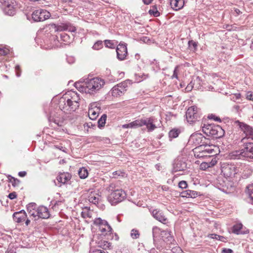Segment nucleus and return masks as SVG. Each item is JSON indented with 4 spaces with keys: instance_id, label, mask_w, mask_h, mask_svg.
<instances>
[{
    "instance_id": "obj_63",
    "label": "nucleus",
    "mask_w": 253,
    "mask_h": 253,
    "mask_svg": "<svg viewBox=\"0 0 253 253\" xmlns=\"http://www.w3.org/2000/svg\"><path fill=\"white\" fill-rule=\"evenodd\" d=\"M30 222V219H27L26 221H25L26 225L27 226H28Z\"/></svg>"
},
{
    "instance_id": "obj_64",
    "label": "nucleus",
    "mask_w": 253,
    "mask_h": 253,
    "mask_svg": "<svg viewBox=\"0 0 253 253\" xmlns=\"http://www.w3.org/2000/svg\"><path fill=\"white\" fill-rule=\"evenodd\" d=\"M119 77L120 78H123L124 76V72H121L119 73Z\"/></svg>"
},
{
    "instance_id": "obj_48",
    "label": "nucleus",
    "mask_w": 253,
    "mask_h": 253,
    "mask_svg": "<svg viewBox=\"0 0 253 253\" xmlns=\"http://www.w3.org/2000/svg\"><path fill=\"white\" fill-rule=\"evenodd\" d=\"M104 43L106 47L110 48H113L115 46V45L114 44L113 41L111 40H105Z\"/></svg>"
},
{
    "instance_id": "obj_22",
    "label": "nucleus",
    "mask_w": 253,
    "mask_h": 253,
    "mask_svg": "<svg viewBox=\"0 0 253 253\" xmlns=\"http://www.w3.org/2000/svg\"><path fill=\"white\" fill-rule=\"evenodd\" d=\"M71 178V175L68 172L60 173L57 177L58 182V186L60 187L62 184H68Z\"/></svg>"
},
{
    "instance_id": "obj_41",
    "label": "nucleus",
    "mask_w": 253,
    "mask_h": 253,
    "mask_svg": "<svg viewBox=\"0 0 253 253\" xmlns=\"http://www.w3.org/2000/svg\"><path fill=\"white\" fill-rule=\"evenodd\" d=\"M196 81H199L198 78H197L196 80L191 81L190 83L187 85L185 88L187 91H190L194 87V85Z\"/></svg>"
},
{
    "instance_id": "obj_61",
    "label": "nucleus",
    "mask_w": 253,
    "mask_h": 253,
    "mask_svg": "<svg viewBox=\"0 0 253 253\" xmlns=\"http://www.w3.org/2000/svg\"><path fill=\"white\" fill-rule=\"evenodd\" d=\"M92 253H105L104 251L101 250H95L93 251Z\"/></svg>"
},
{
    "instance_id": "obj_23",
    "label": "nucleus",
    "mask_w": 253,
    "mask_h": 253,
    "mask_svg": "<svg viewBox=\"0 0 253 253\" xmlns=\"http://www.w3.org/2000/svg\"><path fill=\"white\" fill-rule=\"evenodd\" d=\"M217 163L216 159L214 157H210L206 162H202L200 165V168L202 170L214 166Z\"/></svg>"
},
{
    "instance_id": "obj_4",
    "label": "nucleus",
    "mask_w": 253,
    "mask_h": 253,
    "mask_svg": "<svg viewBox=\"0 0 253 253\" xmlns=\"http://www.w3.org/2000/svg\"><path fill=\"white\" fill-rule=\"evenodd\" d=\"M241 142L244 144L243 147L241 150L233 152V155L237 159L240 157L253 159V143L247 142L246 138H243Z\"/></svg>"
},
{
    "instance_id": "obj_24",
    "label": "nucleus",
    "mask_w": 253,
    "mask_h": 253,
    "mask_svg": "<svg viewBox=\"0 0 253 253\" xmlns=\"http://www.w3.org/2000/svg\"><path fill=\"white\" fill-rule=\"evenodd\" d=\"M152 214L154 218L163 223H165L167 221V218L165 216L163 212L158 209L153 210Z\"/></svg>"
},
{
    "instance_id": "obj_25",
    "label": "nucleus",
    "mask_w": 253,
    "mask_h": 253,
    "mask_svg": "<svg viewBox=\"0 0 253 253\" xmlns=\"http://www.w3.org/2000/svg\"><path fill=\"white\" fill-rule=\"evenodd\" d=\"M101 200V196L98 192L93 191H91L88 196V201L95 205H97Z\"/></svg>"
},
{
    "instance_id": "obj_10",
    "label": "nucleus",
    "mask_w": 253,
    "mask_h": 253,
    "mask_svg": "<svg viewBox=\"0 0 253 253\" xmlns=\"http://www.w3.org/2000/svg\"><path fill=\"white\" fill-rule=\"evenodd\" d=\"M200 112L198 108L195 106L189 107L186 111V117L189 124L195 122L200 118Z\"/></svg>"
},
{
    "instance_id": "obj_51",
    "label": "nucleus",
    "mask_w": 253,
    "mask_h": 253,
    "mask_svg": "<svg viewBox=\"0 0 253 253\" xmlns=\"http://www.w3.org/2000/svg\"><path fill=\"white\" fill-rule=\"evenodd\" d=\"M178 66H177L175 67L174 70L173 71V73L171 77L172 79L175 78L176 79H178Z\"/></svg>"
},
{
    "instance_id": "obj_1",
    "label": "nucleus",
    "mask_w": 253,
    "mask_h": 253,
    "mask_svg": "<svg viewBox=\"0 0 253 253\" xmlns=\"http://www.w3.org/2000/svg\"><path fill=\"white\" fill-rule=\"evenodd\" d=\"M105 82L101 78H82L75 83V86L80 92L94 94L104 85Z\"/></svg>"
},
{
    "instance_id": "obj_5",
    "label": "nucleus",
    "mask_w": 253,
    "mask_h": 253,
    "mask_svg": "<svg viewBox=\"0 0 253 253\" xmlns=\"http://www.w3.org/2000/svg\"><path fill=\"white\" fill-rule=\"evenodd\" d=\"M202 127L204 133L213 138H221L224 135V130L218 125H204Z\"/></svg>"
},
{
    "instance_id": "obj_52",
    "label": "nucleus",
    "mask_w": 253,
    "mask_h": 253,
    "mask_svg": "<svg viewBox=\"0 0 253 253\" xmlns=\"http://www.w3.org/2000/svg\"><path fill=\"white\" fill-rule=\"evenodd\" d=\"M246 98L247 99L253 101V92L249 91L247 93Z\"/></svg>"
},
{
    "instance_id": "obj_44",
    "label": "nucleus",
    "mask_w": 253,
    "mask_h": 253,
    "mask_svg": "<svg viewBox=\"0 0 253 253\" xmlns=\"http://www.w3.org/2000/svg\"><path fill=\"white\" fill-rule=\"evenodd\" d=\"M106 222L107 221L102 220L100 218H97L94 219L93 223L94 225H98L99 227H100V226L102 225V224L106 223Z\"/></svg>"
},
{
    "instance_id": "obj_13",
    "label": "nucleus",
    "mask_w": 253,
    "mask_h": 253,
    "mask_svg": "<svg viewBox=\"0 0 253 253\" xmlns=\"http://www.w3.org/2000/svg\"><path fill=\"white\" fill-rule=\"evenodd\" d=\"M50 13L46 10L40 9L33 11L32 18L35 22L43 21L48 19Z\"/></svg>"
},
{
    "instance_id": "obj_42",
    "label": "nucleus",
    "mask_w": 253,
    "mask_h": 253,
    "mask_svg": "<svg viewBox=\"0 0 253 253\" xmlns=\"http://www.w3.org/2000/svg\"><path fill=\"white\" fill-rule=\"evenodd\" d=\"M103 47V42L101 41H97L93 45L92 48L95 50H99Z\"/></svg>"
},
{
    "instance_id": "obj_14",
    "label": "nucleus",
    "mask_w": 253,
    "mask_h": 253,
    "mask_svg": "<svg viewBox=\"0 0 253 253\" xmlns=\"http://www.w3.org/2000/svg\"><path fill=\"white\" fill-rule=\"evenodd\" d=\"M235 123L239 126L241 130L245 134L244 138H246V140L249 139L253 140V127L245 124L244 123L240 122L239 121L235 122Z\"/></svg>"
},
{
    "instance_id": "obj_62",
    "label": "nucleus",
    "mask_w": 253,
    "mask_h": 253,
    "mask_svg": "<svg viewBox=\"0 0 253 253\" xmlns=\"http://www.w3.org/2000/svg\"><path fill=\"white\" fill-rule=\"evenodd\" d=\"M153 0H143V1L144 4L148 5L151 3Z\"/></svg>"
},
{
    "instance_id": "obj_47",
    "label": "nucleus",
    "mask_w": 253,
    "mask_h": 253,
    "mask_svg": "<svg viewBox=\"0 0 253 253\" xmlns=\"http://www.w3.org/2000/svg\"><path fill=\"white\" fill-rule=\"evenodd\" d=\"M61 40L65 42H69L70 40V37L66 33H62L60 34Z\"/></svg>"
},
{
    "instance_id": "obj_58",
    "label": "nucleus",
    "mask_w": 253,
    "mask_h": 253,
    "mask_svg": "<svg viewBox=\"0 0 253 253\" xmlns=\"http://www.w3.org/2000/svg\"><path fill=\"white\" fill-rule=\"evenodd\" d=\"M67 60L68 62H69L70 64H71L74 62L75 59L72 57H68L67 58Z\"/></svg>"
},
{
    "instance_id": "obj_8",
    "label": "nucleus",
    "mask_w": 253,
    "mask_h": 253,
    "mask_svg": "<svg viewBox=\"0 0 253 253\" xmlns=\"http://www.w3.org/2000/svg\"><path fill=\"white\" fill-rule=\"evenodd\" d=\"M210 146H207L205 147V146H198L196 147L194 150V155L197 158H206L207 159H209V158L210 157H213L214 154L212 155H210V154H213V150L209 148Z\"/></svg>"
},
{
    "instance_id": "obj_37",
    "label": "nucleus",
    "mask_w": 253,
    "mask_h": 253,
    "mask_svg": "<svg viewBox=\"0 0 253 253\" xmlns=\"http://www.w3.org/2000/svg\"><path fill=\"white\" fill-rule=\"evenodd\" d=\"M107 115L103 114L98 121V125L99 128L103 127L106 123Z\"/></svg>"
},
{
    "instance_id": "obj_57",
    "label": "nucleus",
    "mask_w": 253,
    "mask_h": 253,
    "mask_svg": "<svg viewBox=\"0 0 253 253\" xmlns=\"http://www.w3.org/2000/svg\"><path fill=\"white\" fill-rule=\"evenodd\" d=\"M20 70V66L19 65H16L15 66V71L16 72V76L18 77H19L21 76V73Z\"/></svg>"
},
{
    "instance_id": "obj_26",
    "label": "nucleus",
    "mask_w": 253,
    "mask_h": 253,
    "mask_svg": "<svg viewBox=\"0 0 253 253\" xmlns=\"http://www.w3.org/2000/svg\"><path fill=\"white\" fill-rule=\"evenodd\" d=\"M26 217L27 214L23 210L18 212H15L13 214V220L17 223H21L25 221Z\"/></svg>"
},
{
    "instance_id": "obj_19",
    "label": "nucleus",
    "mask_w": 253,
    "mask_h": 253,
    "mask_svg": "<svg viewBox=\"0 0 253 253\" xmlns=\"http://www.w3.org/2000/svg\"><path fill=\"white\" fill-rule=\"evenodd\" d=\"M155 118L153 117L141 119V126H145L148 131H153L157 127L154 124Z\"/></svg>"
},
{
    "instance_id": "obj_33",
    "label": "nucleus",
    "mask_w": 253,
    "mask_h": 253,
    "mask_svg": "<svg viewBox=\"0 0 253 253\" xmlns=\"http://www.w3.org/2000/svg\"><path fill=\"white\" fill-rule=\"evenodd\" d=\"M246 193L250 199L252 204H253V183L247 187Z\"/></svg>"
},
{
    "instance_id": "obj_53",
    "label": "nucleus",
    "mask_w": 253,
    "mask_h": 253,
    "mask_svg": "<svg viewBox=\"0 0 253 253\" xmlns=\"http://www.w3.org/2000/svg\"><path fill=\"white\" fill-rule=\"evenodd\" d=\"M8 197L10 199L13 200L16 198L17 195H16V192H12V193H10V194H9Z\"/></svg>"
},
{
    "instance_id": "obj_55",
    "label": "nucleus",
    "mask_w": 253,
    "mask_h": 253,
    "mask_svg": "<svg viewBox=\"0 0 253 253\" xmlns=\"http://www.w3.org/2000/svg\"><path fill=\"white\" fill-rule=\"evenodd\" d=\"M82 214L83 217L86 218V217H91L90 213L89 211H87V212L86 213L85 212H82Z\"/></svg>"
},
{
    "instance_id": "obj_16",
    "label": "nucleus",
    "mask_w": 253,
    "mask_h": 253,
    "mask_svg": "<svg viewBox=\"0 0 253 253\" xmlns=\"http://www.w3.org/2000/svg\"><path fill=\"white\" fill-rule=\"evenodd\" d=\"M91 244L95 245L104 250L110 249L111 247V244L110 243L105 240L100 239L98 235H95L93 236Z\"/></svg>"
},
{
    "instance_id": "obj_11",
    "label": "nucleus",
    "mask_w": 253,
    "mask_h": 253,
    "mask_svg": "<svg viewBox=\"0 0 253 253\" xmlns=\"http://www.w3.org/2000/svg\"><path fill=\"white\" fill-rule=\"evenodd\" d=\"M3 12L8 15H13L15 12L16 1L15 0H1Z\"/></svg>"
},
{
    "instance_id": "obj_49",
    "label": "nucleus",
    "mask_w": 253,
    "mask_h": 253,
    "mask_svg": "<svg viewBox=\"0 0 253 253\" xmlns=\"http://www.w3.org/2000/svg\"><path fill=\"white\" fill-rule=\"evenodd\" d=\"M208 118L209 119L213 120L215 121H217V122H221V119H220L219 117H218L217 116H215L214 115H213V114L209 115V116H208Z\"/></svg>"
},
{
    "instance_id": "obj_30",
    "label": "nucleus",
    "mask_w": 253,
    "mask_h": 253,
    "mask_svg": "<svg viewBox=\"0 0 253 253\" xmlns=\"http://www.w3.org/2000/svg\"><path fill=\"white\" fill-rule=\"evenodd\" d=\"M141 126V119L136 120L128 124H125L122 126L123 128H135Z\"/></svg>"
},
{
    "instance_id": "obj_54",
    "label": "nucleus",
    "mask_w": 253,
    "mask_h": 253,
    "mask_svg": "<svg viewBox=\"0 0 253 253\" xmlns=\"http://www.w3.org/2000/svg\"><path fill=\"white\" fill-rule=\"evenodd\" d=\"M218 188L221 190L222 191L225 192V193H229V192H230V190H228V188L227 187L226 188L225 186H222V187H218Z\"/></svg>"
},
{
    "instance_id": "obj_38",
    "label": "nucleus",
    "mask_w": 253,
    "mask_h": 253,
    "mask_svg": "<svg viewBox=\"0 0 253 253\" xmlns=\"http://www.w3.org/2000/svg\"><path fill=\"white\" fill-rule=\"evenodd\" d=\"M242 226L243 225L241 223L236 224L232 228V232L236 234H239L240 230L242 228Z\"/></svg>"
},
{
    "instance_id": "obj_18",
    "label": "nucleus",
    "mask_w": 253,
    "mask_h": 253,
    "mask_svg": "<svg viewBox=\"0 0 253 253\" xmlns=\"http://www.w3.org/2000/svg\"><path fill=\"white\" fill-rule=\"evenodd\" d=\"M50 214L48 209L44 206H40L37 209L36 215L35 214V220L39 218L47 219L49 217Z\"/></svg>"
},
{
    "instance_id": "obj_15",
    "label": "nucleus",
    "mask_w": 253,
    "mask_h": 253,
    "mask_svg": "<svg viewBox=\"0 0 253 253\" xmlns=\"http://www.w3.org/2000/svg\"><path fill=\"white\" fill-rule=\"evenodd\" d=\"M65 96H67V100L72 104L73 109H77L80 105V98L79 95L75 91H69Z\"/></svg>"
},
{
    "instance_id": "obj_28",
    "label": "nucleus",
    "mask_w": 253,
    "mask_h": 253,
    "mask_svg": "<svg viewBox=\"0 0 253 253\" xmlns=\"http://www.w3.org/2000/svg\"><path fill=\"white\" fill-rule=\"evenodd\" d=\"M99 229L101 232L100 235L103 236H105L108 234H111L112 231L111 227L109 225L107 222L102 224V225L99 227Z\"/></svg>"
},
{
    "instance_id": "obj_34",
    "label": "nucleus",
    "mask_w": 253,
    "mask_h": 253,
    "mask_svg": "<svg viewBox=\"0 0 253 253\" xmlns=\"http://www.w3.org/2000/svg\"><path fill=\"white\" fill-rule=\"evenodd\" d=\"M180 133V130L178 128H174L169 131V137L170 138H176Z\"/></svg>"
},
{
    "instance_id": "obj_46",
    "label": "nucleus",
    "mask_w": 253,
    "mask_h": 253,
    "mask_svg": "<svg viewBox=\"0 0 253 253\" xmlns=\"http://www.w3.org/2000/svg\"><path fill=\"white\" fill-rule=\"evenodd\" d=\"M189 48L193 50H195L197 49V43L193 40L189 41L188 42Z\"/></svg>"
},
{
    "instance_id": "obj_7",
    "label": "nucleus",
    "mask_w": 253,
    "mask_h": 253,
    "mask_svg": "<svg viewBox=\"0 0 253 253\" xmlns=\"http://www.w3.org/2000/svg\"><path fill=\"white\" fill-rule=\"evenodd\" d=\"M189 142L196 146L198 145V146L203 147L204 146L206 147L210 143L208 139H207L203 134L199 133H195L191 135Z\"/></svg>"
},
{
    "instance_id": "obj_36",
    "label": "nucleus",
    "mask_w": 253,
    "mask_h": 253,
    "mask_svg": "<svg viewBox=\"0 0 253 253\" xmlns=\"http://www.w3.org/2000/svg\"><path fill=\"white\" fill-rule=\"evenodd\" d=\"M78 174L81 178L84 179L87 176L88 171L85 168H82L79 169Z\"/></svg>"
},
{
    "instance_id": "obj_35",
    "label": "nucleus",
    "mask_w": 253,
    "mask_h": 253,
    "mask_svg": "<svg viewBox=\"0 0 253 253\" xmlns=\"http://www.w3.org/2000/svg\"><path fill=\"white\" fill-rule=\"evenodd\" d=\"M209 237L211 239L218 240L223 242H226L227 241L226 237L215 234H211L209 235Z\"/></svg>"
},
{
    "instance_id": "obj_60",
    "label": "nucleus",
    "mask_w": 253,
    "mask_h": 253,
    "mask_svg": "<svg viewBox=\"0 0 253 253\" xmlns=\"http://www.w3.org/2000/svg\"><path fill=\"white\" fill-rule=\"evenodd\" d=\"M26 172L25 171H20L18 173L19 176H20L21 177H24L26 175Z\"/></svg>"
},
{
    "instance_id": "obj_39",
    "label": "nucleus",
    "mask_w": 253,
    "mask_h": 253,
    "mask_svg": "<svg viewBox=\"0 0 253 253\" xmlns=\"http://www.w3.org/2000/svg\"><path fill=\"white\" fill-rule=\"evenodd\" d=\"M149 13L151 15H153L155 17H158L160 15V12L155 5L152 6V8L149 10Z\"/></svg>"
},
{
    "instance_id": "obj_6",
    "label": "nucleus",
    "mask_w": 253,
    "mask_h": 253,
    "mask_svg": "<svg viewBox=\"0 0 253 253\" xmlns=\"http://www.w3.org/2000/svg\"><path fill=\"white\" fill-rule=\"evenodd\" d=\"M152 232L154 241L155 238L157 237V235L160 234L164 242L169 244H173L175 242L173 237L171 234V232L169 230L161 231L159 228L154 227Z\"/></svg>"
},
{
    "instance_id": "obj_2",
    "label": "nucleus",
    "mask_w": 253,
    "mask_h": 253,
    "mask_svg": "<svg viewBox=\"0 0 253 253\" xmlns=\"http://www.w3.org/2000/svg\"><path fill=\"white\" fill-rule=\"evenodd\" d=\"M72 104L67 100V96H64L59 100V108L58 112H52L48 116V121L51 123H53L57 126H62L64 124V119L61 116V111L70 114L74 112L76 109H73Z\"/></svg>"
},
{
    "instance_id": "obj_27",
    "label": "nucleus",
    "mask_w": 253,
    "mask_h": 253,
    "mask_svg": "<svg viewBox=\"0 0 253 253\" xmlns=\"http://www.w3.org/2000/svg\"><path fill=\"white\" fill-rule=\"evenodd\" d=\"M187 168L186 164L181 161L177 160L173 164V171L174 172L182 171Z\"/></svg>"
},
{
    "instance_id": "obj_43",
    "label": "nucleus",
    "mask_w": 253,
    "mask_h": 253,
    "mask_svg": "<svg viewBox=\"0 0 253 253\" xmlns=\"http://www.w3.org/2000/svg\"><path fill=\"white\" fill-rule=\"evenodd\" d=\"M9 53V49L5 47H0V56H3Z\"/></svg>"
},
{
    "instance_id": "obj_3",
    "label": "nucleus",
    "mask_w": 253,
    "mask_h": 253,
    "mask_svg": "<svg viewBox=\"0 0 253 253\" xmlns=\"http://www.w3.org/2000/svg\"><path fill=\"white\" fill-rule=\"evenodd\" d=\"M109 194L107 197L108 202L112 205H116L123 201L126 197V192L122 189H115L114 185L111 184L109 187Z\"/></svg>"
},
{
    "instance_id": "obj_45",
    "label": "nucleus",
    "mask_w": 253,
    "mask_h": 253,
    "mask_svg": "<svg viewBox=\"0 0 253 253\" xmlns=\"http://www.w3.org/2000/svg\"><path fill=\"white\" fill-rule=\"evenodd\" d=\"M139 232L138 230L133 229L131 231L130 236L133 239H137L139 237Z\"/></svg>"
},
{
    "instance_id": "obj_17",
    "label": "nucleus",
    "mask_w": 253,
    "mask_h": 253,
    "mask_svg": "<svg viewBox=\"0 0 253 253\" xmlns=\"http://www.w3.org/2000/svg\"><path fill=\"white\" fill-rule=\"evenodd\" d=\"M127 44L124 42H120L117 47L116 52L117 58L121 61L126 59L127 55Z\"/></svg>"
},
{
    "instance_id": "obj_12",
    "label": "nucleus",
    "mask_w": 253,
    "mask_h": 253,
    "mask_svg": "<svg viewBox=\"0 0 253 253\" xmlns=\"http://www.w3.org/2000/svg\"><path fill=\"white\" fill-rule=\"evenodd\" d=\"M221 173L225 177H233L237 173V169L234 164L224 163L221 167Z\"/></svg>"
},
{
    "instance_id": "obj_31",
    "label": "nucleus",
    "mask_w": 253,
    "mask_h": 253,
    "mask_svg": "<svg viewBox=\"0 0 253 253\" xmlns=\"http://www.w3.org/2000/svg\"><path fill=\"white\" fill-rule=\"evenodd\" d=\"M38 207L35 203H31L27 206V211L30 216H32L35 218V214L36 215L37 209Z\"/></svg>"
},
{
    "instance_id": "obj_50",
    "label": "nucleus",
    "mask_w": 253,
    "mask_h": 253,
    "mask_svg": "<svg viewBox=\"0 0 253 253\" xmlns=\"http://www.w3.org/2000/svg\"><path fill=\"white\" fill-rule=\"evenodd\" d=\"M178 186L181 189H184L187 187V183L185 181H181L178 183Z\"/></svg>"
},
{
    "instance_id": "obj_56",
    "label": "nucleus",
    "mask_w": 253,
    "mask_h": 253,
    "mask_svg": "<svg viewBox=\"0 0 253 253\" xmlns=\"http://www.w3.org/2000/svg\"><path fill=\"white\" fill-rule=\"evenodd\" d=\"M233 251L230 249L223 248L222 250V253H233Z\"/></svg>"
},
{
    "instance_id": "obj_29",
    "label": "nucleus",
    "mask_w": 253,
    "mask_h": 253,
    "mask_svg": "<svg viewBox=\"0 0 253 253\" xmlns=\"http://www.w3.org/2000/svg\"><path fill=\"white\" fill-rule=\"evenodd\" d=\"M171 7L175 10L181 9L184 4V0H170Z\"/></svg>"
},
{
    "instance_id": "obj_21",
    "label": "nucleus",
    "mask_w": 253,
    "mask_h": 253,
    "mask_svg": "<svg viewBox=\"0 0 253 253\" xmlns=\"http://www.w3.org/2000/svg\"><path fill=\"white\" fill-rule=\"evenodd\" d=\"M55 31L57 32L68 31L71 32H75L76 31V28L71 24L66 23L61 24L60 25H55Z\"/></svg>"
},
{
    "instance_id": "obj_9",
    "label": "nucleus",
    "mask_w": 253,
    "mask_h": 253,
    "mask_svg": "<svg viewBox=\"0 0 253 253\" xmlns=\"http://www.w3.org/2000/svg\"><path fill=\"white\" fill-rule=\"evenodd\" d=\"M129 80H126L115 85L111 90L113 96L118 97L123 95L126 91Z\"/></svg>"
},
{
    "instance_id": "obj_40",
    "label": "nucleus",
    "mask_w": 253,
    "mask_h": 253,
    "mask_svg": "<svg viewBox=\"0 0 253 253\" xmlns=\"http://www.w3.org/2000/svg\"><path fill=\"white\" fill-rule=\"evenodd\" d=\"M8 180L14 187L18 186L20 183V181L18 179L15 178L11 176L8 177Z\"/></svg>"
},
{
    "instance_id": "obj_59",
    "label": "nucleus",
    "mask_w": 253,
    "mask_h": 253,
    "mask_svg": "<svg viewBox=\"0 0 253 253\" xmlns=\"http://www.w3.org/2000/svg\"><path fill=\"white\" fill-rule=\"evenodd\" d=\"M234 97L236 100L239 99L241 98V94L240 93H236L234 95L233 99H234Z\"/></svg>"
},
{
    "instance_id": "obj_32",
    "label": "nucleus",
    "mask_w": 253,
    "mask_h": 253,
    "mask_svg": "<svg viewBox=\"0 0 253 253\" xmlns=\"http://www.w3.org/2000/svg\"><path fill=\"white\" fill-rule=\"evenodd\" d=\"M198 195V192L191 190H186L181 193V196L183 198H195Z\"/></svg>"
},
{
    "instance_id": "obj_20",
    "label": "nucleus",
    "mask_w": 253,
    "mask_h": 253,
    "mask_svg": "<svg viewBox=\"0 0 253 253\" xmlns=\"http://www.w3.org/2000/svg\"><path fill=\"white\" fill-rule=\"evenodd\" d=\"M100 111V108L96 106L95 103H92L90 104L88 115L90 119L95 120L98 116V113Z\"/></svg>"
}]
</instances>
